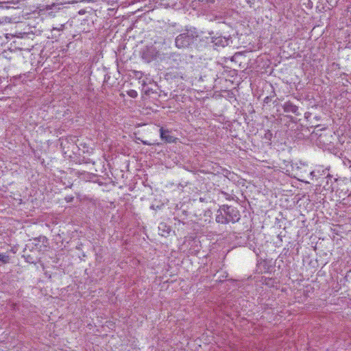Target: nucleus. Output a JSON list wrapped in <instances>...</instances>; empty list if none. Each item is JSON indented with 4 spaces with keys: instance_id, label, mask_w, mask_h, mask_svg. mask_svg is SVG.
<instances>
[{
    "instance_id": "7ed1b4c3",
    "label": "nucleus",
    "mask_w": 351,
    "mask_h": 351,
    "mask_svg": "<svg viewBox=\"0 0 351 351\" xmlns=\"http://www.w3.org/2000/svg\"><path fill=\"white\" fill-rule=\"evenodd\" d=\"M160 138L167 143L175 142L176 138L173 136L169 135V131L165 130L162 128L160 129Z\"/></svg>"
},
{
    "instance_id": "dca6fc26",
    "label": "nucleus",
    "mask_w": 351,
    "mask_h": 351,
    "mask_svg": "<svg viewBox=\"0 0 351 351\" xmlns=\"http://www.w3.org/2000/svg\"><path fill=\"white\" fill-rule=\"evenodd\" d=\"M0 7H1V3L0 2Z\"/></svg>"
},
{
    "instance_id": "9b49d317",
    "label": "nucleus",
    "mask_w": 351,
    "mask_h": 351,
    "mask_svg": "<svg viewBox=\"0 0 351 351\" xmlns=\"http://www.w3.org/2000/svg\"><path fill=\"white\" fill-rule=\"evenodd\" d=\"M73 199V197L71 196V195H67L65 197V200L67 202H72Z\"/></svg>"
},
{
    "instance_id": "423d86ee",
    "label": "nucleus",
    "mask_w": 351,
    "mask_h": 351,
    "mask_svg": "<svg viewBox=\"0 0 351 351\" xmlns=\"http://www.w3.org/2000/svg\"><path fill=\"white\" fill-rule=\"evenodd\" d=\"M40 242H42L44 247H46V245H45V243H47V239L45 237H40L39 239H34V241L32 243V244L34 245L35 248L38 251L42 250V245H40Z\"/></svg>"
},
{
    "instance_id": "39448f33",
    "label": "nucleus",
    "mask_w": 351,
    "mask_h": 351,
    "mask_svg": "<svg viewBox=\"0 0 351 351\" xmlns=\"http://www.w3.org/2000/svg\"><path fill=\"white\" fill-rule=\"evenodd\" d=\"M284 110L287 112L297 114L298 108L291 102H286L284 104Z\"/></svg>"
},
{
    "instance_id": "f03ea898",
    "label": "nucleus",
    "mask_w": 351,
    "mask_h": 351,
    "mask_svg": "<svg viewBox=\"0 0 351 351\" xmlns=\"http://www.w3.org/2000/svg\"><path fill=\"white\" fill-rule=\"evenodd\" d=\"M194 39L192 33L186 32L180 34L176 38L175 43L178 48H184L190 45Z\"/></svg>"
},
{
    "instance_id": "4468645a",
    "label": "nucleus",
    "mask_w": 351,
    "mask_h": 351,
    "mask_svg": "<svg viewBox=\"0 0 351 351\" xmlns=\"http://www.w3.org/2000/svg\"><path fill=\"white\" fill-rule=\"evenodd\" d=\"M298 180L301 182H305V183H309V182L304 180L303 178H298Z\"/></svg>"
},
{
    "instance_id": "9d476101",
    "label": "nucleus",
    "mask_w": 351,
    "mask_h": 351,
    "mask_svg": "<svg viewBox=\"0 0 351 351\" xmlns=\"http://www.w3.org/2000/svg\"><path fill=\"white\" fill-rule=\"evenodd\" d=\"M128 95L132 98H136L138 95V93L134 90H130L128 91Z\"/></svg>"
},
{
    "instance_id": "6e6552de",
    "label": "nucleus",
    "mask_w": 351,
    "mask_h": 351,
    "mask_svg": "<svg viewBox=\"0 0 351 351\" xmlns=\"http://www.w3.org/2000/svg\"><path fill=\"white\" fill-rule=\"evenodd\" d=\"M24 258H25L26 261L29 263H36V260L34 257H32L29 254H25L23 255Z\"/></svg>"
},
{
    "instance_id": "20e7f679",
    "label": "nucleus",
    "mask_w": 351,
    "mask_h": 351,
    "mask_svg": "<svg viewBox=\"0 0 351 351\" xmlns=\"http://www.w3.org/2000/svg\"><path fill=\"white\" fill-rule=\"evenodd\" d=\"M215 220L219 223H223V224L228 223V221H227L228 219L223 213V210H222V206L220 207V208L217 211V214L216 215Z\"/></svg>"
},
{
    "instance_id": "f8f14e48",
    "label": "nucleus",
    "mask_w": 351,
    "mask_h": 351,
    "mask_svg": "<svg viewBox=\"0 0 351 351\" xmlns=\"http://www.w3.org/2000/svg\"><path fill=\"white\" fill-rule=\"evenodd\" d=\"M222 194L224 195V197L226 199H228V200L230 199V195L228 193L222 192Z\"/></svg>"
},
{
    "instance_id": "f257e3e1",
    "label": "nucleus",
    "mask_w": 351,
    "mask_h": 351,
    "mask_svg": "<svg viewBox=\"0 0 351 351\" xmlns=\"http://www.w3.org/2000/svg\"><path fill=\"white\" fill-rule=\"evenodd\" d=\"M222 210H223L226 217H227L228 223L230 222L234 223L239 221L240 219L241 216L239 211L236 208L228 205H223Z\"/></svg>"
},
{
    "instance_id": "2eb2a0df",
    "label": "nucleus",
    "mask_w": 351,
    "mask_h": 351,
    "mask_svg": "<svg viewBox=\"0 0 351 351\" xmlns=\"http://www.w3.org/2000/svg\"><path fill=\"white\" fill-rule=\"evenodd\" d=\"M143 143L144 145H151L150 143H147V141H143Z\"/></svg>"
},
{
    "instance_id": "ddd939ff",
    "label": "nucleus",
    "mask_w": 351,
    "mask_h": 351,
    "mask_svg": "<svg viewBox=\"0 0 351 351\" xmlns=\"http://www.w3.org/2000/svg\"><path fill=\"white\" fill-rule=\"evenodd\" d=\"M316 175H315V172L314 171H312L310 172V178L311 180H313L314 178V177H315Z\"/></svg>"
},
{
    "instance_id": "1a4fd4ad",
    "label": "nucleus",
    "mask_w": 351,
    "mask_h": 351,
    "mask_svg": "<svg viewBox=\"0 0 351 351\" xmlns=\"http://www.w3.org/2000/svg\"><path fill=\"white\" fill-rule=\"evenodd\" d=\"M0 262L7 263L9 262V256L5 254H0Z\"/></svg>"
},
{
    "instance_id": "0eeeda50",
    "label": "nucleus",
    "mask_w": 351,
    "mask_h": 351,
    "mask_svg": "<svg viewBox=\"0 0 351 351\" xmlns=\"http://www.w3.org/2000/svg\"><path fill=\"white\" fill-rule=\"evenodd\" d=\"M158 229L159 230H162L161 235L163 237H166V235L168 234L171 230L170 227L167 226L164 223H160Z\"/></svg>"
}]
</instances>
